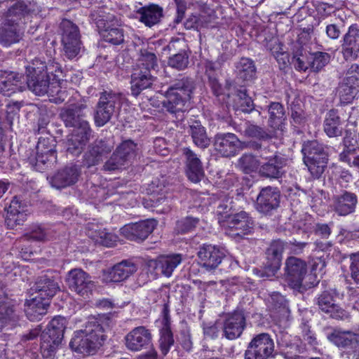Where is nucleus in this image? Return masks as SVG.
Returning a JSON list of instances; mask_svg holds the SVG:
<instances>
[{
  "label": "nucleus",
  "instance_id": "f257e3e1",
  "mask_svg": "<svg viewBox=\"0 0 359 359\" xmlns=\"http://www.w3.org/2000/svg\"><path fill=\"white\" fill-rule=\"evenodd\" d=\"M104 332L100 320L95 316L89 317L83 328L74 332L69 347L78 353L93 355L106 339Z\"/></svg>",
  "mask_w": 359,
  "mask_h": 359
},
{
  "label": "nucleus",
  "instance_id": "f03ea898",
  "mask_svg": "<svg viewBox=\"0 0 359 359\" xmlns=\"http://www.w3.org/2000/svg\"><path fill=\"white\" fill-rule=\"evenodd\" d=\"M158 67L156 55L148 49H141L140 57L130 75L131 95L135 97L152 88L156 77L152 74Z\"/></svg>",
  "mask_w": 359,
  "mask_h": 359
},
{
  "label": "nucleus",
  "instance_id": "7ed1b4c3",
  "mask_svg": "<svg viewBox=\"0 0 359 359\" xmlns=\"http://www.w3.org/2000/svg\"><path fill=\"white\" fill-rule=\"evenodd\" d=\"M194 89V82L192 79L183 77L177 80L166 90L165 99L162 101L163 107L172 114L182 113Z\"/></svg>",
  "mask_w": 359,
  "mask_h": 359
},
{
  "label": "nucleus",
  "instance_id": "20e7f679",
  "mask_svg": "<svg viewBox=\"0 0 359 359\" xmlns=\"http://www.w3.org/2000/svg\"><path fill=\"white\" fill-rule=\"evenodd\" d=\"M303 161L311 175L319 179L328 163V147L317 140L304 142L302 150Z\"/></svg>",
  "mask_w": 359,
  "mask_h": 359
},
{
  "label": "nucleus",
  "instance_id": "39448f33",
  "mask_svg": "<svg viewBox=\"0 0 359 359\" xmlns=\"http://www.w3.org/2000/svg\"><path fill=\"white\" fill-rule=\"evenodd\" d=\"M123 100V95L121 93L112 90L101 93L94 115L95 125L102 127L108 123L119 110Z\"/></svg>",
  "mask_w": 359,
  "mask_h": 359
},
{
  "label": "nucleus",
  "instance_id": "423d86ee",
  "mask_svg": "<svg viewBox=\"0 0 359 359\" xmlns=\"http://www.w3.org/2000/svg\"><path fill=\"white\" fill-rule=\"evenodd\" d=\"M276 355L272 337L266 332L255 334L248 343L244 359H271Z\"/></svg>",
  "mask_w": 359,
  "mask_h": 359
},
{
  "label": "nucleus",
  "instance_id": "0eeeda50",
  "mask_svg": "<svg viewBox=\"0 0 359 359\" xmlns=\"http://www.w3.org/2000/svg\"><path fill=\"white\" fill-rule=\"evenodd\" d=\"M60 30L64 55L72 60L79 55L81 49L79 29L71 20L64 19L60 24Z\"/></svg>",
  "mask_w": 359,
  "mask_h": 359
},
{
  "label": "nucleus",
  "instance_id": "6e6552de",
  "mask_svg": "<svg viewBox=\"0 0 359 359\" xmlns=\"http://www.w3.org/2000/svg\"><path fill=\"white\" fill-rule=\"evenodd\" d=\"M86 105L83 104H74L61 109L60 117L65 126L73 128V131L91 132L88 121L86 119L85 110Z\"/></svg>",
  "mask_w": 359,
  "mask_h": 359
},
{
  "label": "nucleus",
  "instance_id": "1a4fd4ad",
  "mask_svg": "<svg viewBox=\"0 0 359 359\" xmlns=\"http://www.w3.org/2000/svg\"><path fill=\"white\" fill-rule=\"evenodd\" d=\"M285 243L280 240L271 242L266 250V262L262 269L257 270V274L261 278L275 276L280 268Z\"/></svg>",
  "mask_w": 359,
  "mask_h": 359
},
{
  "label": "nucleus",
  "instance_id": "9d476101",
  "mask_svg": "<svg viewBox=\"0 0 359 359\" xmlns=\"http://www.w3.org/2000/svg\"><path fill=\"white\" fill-rule=\"evenodd\" d=\"M285 264V281L291 288L302 292L306 288L302 282L307 272L306 263L299 258L289 257Z\"/></svg>",
  "mask_w": 359,
  "mask_h": 359
},
{
  "label": "nucleus",
  "instance_id": "9b49d317",
  "mask_svg": "<svg viewBox=\"0 0 359 359\" xmlns=\"http://www.w3.org/2000/svg\"><path fill=\"white\" fill-rule=\"evenodd\" d=\"M137 144L130 140L123 141L116 148L104 167L106 170L121 169L132 162L135 157Z\"/></svg>",
  "mask_w": 359,
  "mask_h": 359
},
{
  "label": "nucleus",
  "instance_id": "f8f14e48",
  "mask_svg": "<svg viewBox=\"0 0 359 359\" xmlns=\"http://www.w3.org/2000/svg\"><path fill=\"white\" fill-rule=\"evenodd\" d=\"M224 217L226 219V226L232 231L235 237L244 238L245 236L253 233L255 221L250 214L245 211H241L235 214H229Z\"/></svg>",
  "mask_w": 359,
  "mask_h": 359
},
{
  "label": "nucleus",
  "instance_id": "ddd939ff",
  "mask_svg": "<svg viewBox=\"0 0 359 359\" xmlns=\"http://www.w3.org/2000/svg\"><path fill=\"white\" fill-rule=\"evenodd\" d=\"M183 255L174 253L161 255L156 259H150L147 262L148 269L156 274L161 273L165 277H170L174 270L182 263Z\"/></svg>",
  "mask_w": 359,
  "mask_h": 359
},
{
  "label": "nucleus",
  "instance_id": "4468645a",
  "mask_svg": "<svg viewBox=\"0 0 359 359\" xmlns=\"http://www.w3.org/2000/svg\"><path fill=\"white\" fill-rule=\"evenodd\" d=\"M66 282L71 291L84 297L93 290L94 283L91 277L81 269H73L67 275Z\"/></svg>",
  "mask_w": 359,
  "mask_h": 359
},
{
  "label": "nucleus",
  "instance_id": "2eb2a0df",
  "mask_svg": "<svg viewBox=\"0 0 359 359\" xmlns=\"http://www.w3.org/2000/svg\"><path fill=\"white\" fill-rule=\"evenodd\" d=\"M125 346L128 350L133 352L149 349L152 347V335L144 326L133 328L125 338Z\"/></svg>",
  "mask_w": 359,
  "mask_h": 359
},
{
  "label": "nucleus",
  "instance_id": "dca6fc26",
  "mask_svg": "<svg viewBox=\"0 0 359 359\" xmlns=\"http://www.w3.org/2000/svg\"><path fill=\"white\" fill-rule=\"evenodd\" d=\"M246 327V318L244 311H234L228 315L223 321L222 330V337L228 340L239 338Z\"/></svg>",
  "mask_w": 359,
  "mask_h": 359
},
{
  "label": "nucleus",
  "instance_id": "f3484780",
  "mask_svg": "<svg viewBox=\"0 0 359 359\" xmlns=\"http://www.w3.org/2000/svg\"><path fill=\"white\" fill-rule=\"evenodd\" d=\"M341 53L346 62L355 60L359 53V27L352 24L341 40Z\"/></svg>",
  "mask_w": 359,
  "mask_h": 359
},
{
  "label": "nucleus",
  "instance_id": "a211bd4d",
  "mask_svg": "<svg viewBox=\"0 0 359 359\" xmlns=\"http://www.w3.org/2000/svg\"><path fill=\"white\" fill-rule=\"evenodd\" d=\"M280 193L276 187H266L260 191L255 204L258 212L271 215L280 206Z\"/></svg>",
  "mask_w": 359,
  "mask_h": 359
},
{
  "label": "nucleus",
  "instance_id": "6ab92c4d",
  "mask_svg": "<svg viewBox=\"0 0 359 359\" xmlns=\"http://www.w3.org/2000/svg\"><path fill=\"white\" fill-rule=\"evenodd\" d=\"M336 292L332 290H325L315 299V303L319 309L335 319H343L346 316V312L336 303Z\"/></svg>",
  "mask_w": 359,
  "mask_h": 359
},
{
  "label": "nucleus",
  "instance_id": "aec40b11",
  "mask_svg": "<svg viewBox=\"0 0 359 359\" xmlns=\"http://www.w3.org/2000/svg\"><path fill=\"white\" fill-rule=\"evenodd\" d=\"M327 339L347 353H353L359 348V334L350 331L333 329L327 333Z\"/></svg>",
  "mask_w": 359,
  "mask_h": 359
},
{
  "label": "nucleus",
  "instance_id": "412c9836",
  "mask_svg": "<svg viewBox=\"0 0 359 359\" xmlns=\"http://www.w3.org/2000/svg\"><path fill=\"white\" fill-rule=\"evenodd\" d=\"M156 226L155 220H144L124 225L120 229L121 235L127 239L136 242L144 241L152 233Z\"/></svg>",
  "mask_w": 359,
  "mask_h": 359
},
{
  "label": "nucleus",
  "instance_id": "4be33fe9",
  "mask_svg": "<svg viewBox=\"0 0 359 359\" xmlns=\"http://www.w3.org/2000/svg\"><path fill=\"white\" fill-rule=\"evenodd\" d=\"M27 77L25 78V86L37 95L48 94L52 81L48 75L44 72L36 71L32 69L31 65L25 66Z\"/></svg>",
  "mask_w": 359,
  "mask_h": 359
},
{
  "label": "nucleus",
  "instance_id": "5701e85b",
  "mask_svg": "<svg viewBox=\"0 0 359 359\" xmlns=\"http://www.w3.org/2000/svg\"><path fill=\"white\" fill-rule=\"evenodd\" d=\"M134 12V18L149 28L160 24L164 17L163 8L154 3L140 7Z\"/></svg>",
  "mask_w": 359,
  "mask_h": 359
},
{
  "label": "nucleus",
  "instance_id": "b1692460",
  "mask_svg": "<svg viewBox=\"0 0 359 359\" xmlns=\"http://www.w3.org/2000/svg\"><path fill=\"white\" fill-rule=\"evenodd\" d=\"M64 333H57L46 327L41 335V353L44 358L55 359L58 347L62 343Z\"/></svg>",
  "mask_w": 359,
  "mask_h": 359
},
{
  "label": "nucleus",
  "instance_id": "393cba45",
  "mask_svg": "<svg viewBox=\"0 0 359 359\" xmlns=\"http://www.w3.org/2000/svg\"><path fill=\"white\" fill-rule=\"evenodd\" d=\"M240 140L231 133H217L214 137L215 149L222 156L231 157L236 155L239 147Z\"/></svg>",
  "mask_w": 359,
  "mask_h": 359
},
{
  "label": "nucleus",
  "instance_id": "a878e982",
  "mask_svg": "<svg viewBox=\"0 0 359 359\" xmlns=\"http://www.w3.org/2000/svg\"><path fill=\"white\" fill-rule=\"evenodd\" d=\"M20 320V316L13 301L8 297L0 296V330H11Z\"/></svg>",
  "mask_w": 359,
  "mask_h": 359
},
{
  "label": "nucleus",
  "instance_id": "bb28decb",
  "mask_svg": "<svg viewBox=\"0 0 359 359\" xmlns=\"http://www.w3.org/2000/svg\"><path fill=\"white\" fill-rule=\"evenodd\" d=\"M197 255L201 266L209 271L216 269L225 257L222 250L211 244H203Z\"/></svg>",
  "mask_w": 359,
  "mask_h": 359
},
{
  "label": "nucleus",
  "instance_id": "cd10ccee",
  "mask_svg": "<svg viewBox=\"0 0 359 359\" xmlns=\"http://www.w3.org/2000/svg\"><path fill=\"white\" fill-rule=\"evenodd\" d=\"M162 327L160 330L159 348L163 355H166L170 348L175 344L173 334L171 330V319L168 304H164L162 309Z\"/></svg>",
  "mask_w": 359,
  "mask_h": 359
},
{
  "label": "nucleus",
  "instance_id": "c85d7f7f",
  "mask_svg": "<svg viewBox=\"0 0 359 359\" xmlns=\"http://www.w3.org/2000/svg\"><path fill=\"white\" fill-rule=\"evenodd\" d=\"M25 89V77L14 72L0 73V93L10 96L17 91Z\"/></svg>",
  "mask_w": 359,
  "mask_h": 359
},
{
  "label": "nucleus",
  "instance_id": "c756f323",
  "mask_svg": "<svg viewBox=\"0 0 359 359\" xmlns=\"http://www.w3.org/2000/svg\"><path fill=\"white\" fill-rule=\"evenodd\" d=\"M31 290L38 294V296L36 297L49 302L56 292L60 290V286L58 282L53 276L46 273L37 278Z\"/></svg>",
  "mask_w": 359,
  "mask_h": 359
},
{
  "label": "nucleus",
  "instance_id": "7c9ffc66",
  "mask_svg": "<svg viewBox=\"0 0 359 359\" xmlns=\"http://www.w3.org/2000/svg\"><path fill=\"white\" fill-rule=\"evenodd\" d=\"M333 210L339 216H346L355 211L358 202L355 193L342 191L332 198Z\"/></svg>",
  "mask_w": 359,
  "mask_h": 359
},
{
  "label": "nucleus",
  "instance_id": "2f4dec72",
  "mask_svg": "<svg viewBox=\"0 0 359 359\" xmlns=\"http://www.w3.org/2000/svg\"><path fill=\"white\" fill-rule=\"evenodd\" d=\"M113 149V144L109 140H96L85 154L83 163L87 167L98 164L103 157L108 154Z\"/></svg>",
  "mask_w": 359,
  "mask_h": 359
},
{
  "label": "nucleus",
  "instance_id": "473e14b6",
  "mask_svg": "<svg viewBox=\"0 0 359 359\" xmlns=\"http://www.w3.org/2000/svg\"><path fill=\"white\" fill-rule=\"evenodd\" d=\"M80 173L79 166L76 165L66 166L59 170L50 178V184L57 189L66 188L78 181Z\"/></svg>",
  "mask_w": 359,
  "mask_h": 359
},
{
  "label": "nucleus",
  "instance_id": "72a5a7b5",
  "mask_svg": "<svg viewBox=\"0 0 359 359\" xmlns=\"http://www.w3.org/2000/svg\"><path fill=\"white\" fill-rule=\"evenodd\" d=\"M185 158L186 173L187 177L194 183H198L203 178L204 170L198 156L189 148L183 149Z\"/></svg>",
  "mask_w": 359,
  "mask_h": 359
},
{
  "label": "nucleus",
  "instance_id": "f704fd0d",
  "mask_svg": "<svg viewBox=\"0 0 359 359\" xmlns=\"http://www.w3.org/2000/svg\"><path fill=\"white\" fill-rule=\"evenodd\" d=\"M26 205L20 196H14L7 208L5 219L6 224L9 229H14L21 225L27 219Z\"/></svg>",
  "mask_w": 359,
  "mask_h": 359
},
{
  "label": "nucleus",
  "instance_id": "c9c22d12",
  "mask_svg": "<svg viewBox=\"0 0 359 359\" xmlns=\"http://www.w3.org/2000/svg\"><path fill=\"white\" fill-rule=\"evenodd\" d=\"M137 270V265L131 259H124L111 267L106 274L108 282L118 283L128 278Z\"/></svg>",
  "mask_w": 359,
  "mask_h": 359
},
{
  "label": "nucleus",
  "instance_id": "e433bc0d",
  "mask_svg": "<svg viewBox=\"0 0 359 359\" xmlns=\"http://www.w3.org/2000/svg\"><path fill=\"white\" fill-rule=\"evenodd\" d=\"M287 160L279 155H274L269 158L259 168V172L261 176L270 179H279L285 173V167Z\"/></svg>",
  "mask_w": 359,
  "mask_h": 359
},
{
  "label": "nucleus",
  "instance_id": "4c0bfd02",
  "mask_svg": "<svg viewBox=\"0 0 359 359\" xmlns=\"http://www.w3.org/2000/svg\"><path fill=\"white\" fill-rule=\"evenodd\" d=\"M35 3L29 2L27 4L24 1H18L11 6L6 14L4 21L15 24L19 27L20 22L25 23V18L29 12L34 11Z\"/></svg>",
  "mask_w": 359,
  "mask_h": 359
},
{
  "label": "nucleus",
  "instance_id": "58836bf2",
  "mask_svg": "<svg viewBox=\"0 0 359 359\" xmlns=\"http://www.w3.org/2000/svg\"><path fill=\"white\" fill-rule=\"evenodd\" d=\"M32 69H36V71L44 72L53 76L52 81L60 83L62 79L63 74L65 71L61 65L54 60H49L48 62L41 60L39 58H35L32 60L31 65Z\"/></svg>",
  "mask_w": 359,
  "mask_h": 359
},
{
  "label": "nucleus",
  "instance_id": "ea45409f",
  "mask_svg": "<svg viewBox=\"0 0 359 359\" xmlns=\"http://www.w3.org/2000/svg\"><path fill=\"white\" fill-rule=\"evenodd\" d=\"M91 132L73 131L66 142L67 152L73 156H78L83 151L90 140Z\"/></svg>",
  "mask_w": 359,
  "mask_h": 359
},
{
  "label": "nucleus",
  "instance_id": "a19ab883",
  "mask_svg": "<svg viewBox=\"0 0 359 359\" xmlns=\"http://www.w3.org/2000/svg\"><path fill=\"white\" fill-rule=\"evenodd\" d=\"M95 23L104 41L113 45H119L124 42V30L122 28L107 26L102 20H99Z\"/></svg>",
  "mask_w": 359,
  "mask_h": 359
},
{
  "label": "nucleus",
  "instance_id": "79ce46f5",
  "mask_svg": "<svg viewBox=\"0 0 359 359\" xmlns=\"http://www.w3.org/2000/svg\"><path fill=\"white\" fill-rule=\"evenodd\" d=\"M22 38V33L19 27L15 23L12 24L4 21L0 25V45L9 47L18 43Z\"/></svg>",
  "mask_w": 359,
  "mask_h": 359
},
{
  "label": "nucleus",
  "instance_id": "37998d69",
  "mask_svg": "<svg viewBox=\"0 0 359 359\" xmlns=\"http://www.w3.org/2000/svg\"><path fill=\"white\" fill-rule=\"evenodd\" d=\"M342 121L338 109H332L325 115L323 128L324 131L329 137H336L342 135Z\"/></svg>",
  "mask_w": 359,
  "mask_h": 359
},
{
  "label": "nucleus",
  "instance_id": "c03bdc74",
  "mask_svg": "<svg viewBox=\"0 0 359 359\" xmlns=\"http://www.w3.org/2000/svg\"><path fill=\"white\" fill-rule=\"evenodd\" d=\"M267 109L269 114V126L275 130H283L286 120L284 106L280 102H271Z\"/></svg>",
  "mask_w": 359,
  "mask_h": 359
},
{
  "label": "nucleus",
  "instance_id": "a18cd8bd",
  "mask_svg": "<svg viewBox=\"0 0 359 359\" xmlns=\"http://www.w3.org/2000/svg\"><path fill=\"white\" fill-rule=\"evenodd\" d=\"M220 66L218 62L212 61H206L204 65L205 74L208 78V85L216 96L222 95L223 91L222 84L218 80V72Z\"/></svg>",
  "mask_w": 359,
  "mask_h": 359
},
{
  "label": "nucleus",
  "instance_id": "49530a36",
  "mask_svg": "<svg viewBox=\"0 0 359 359\" xmlns=\"http://www.w3.org/2000/svg\"><path fill=\"white\" fill-rule=\"evenodd\" d=\"M48 306L49 302L35 297L26 304L25 312L29 320H40L41 317L46 313Z\"/></svg>",
  "mask_w": 359,
  "mask_h": 359
},
{
  "label": "nucleus",
  "instance_id": "de8ad7c7",
  "mask_svg": "<svg viewBox=\"0 0 359 359\" xmlns=\"http://www.w3.org/2000/svg\"><path fill=\"white\" fill-rule=\"evenodd\" d=\"M57 160L56 151L55 149H48L44 152H36L34 158H30V163L38 171L42 172L48 167H51Z\"/></svg>",
  "mask_w": 359,
  "mask_h": 359
},
{
  "label": "nucleus",
  "instance_id": "09e8293b",
  "mask_svg": "<svg viewBox=\"0 0 359 359\" xmlns=\"http://www.w3.org/2000/svg\"><path fill=\"white\" fill-rule=\"evenodd\" d=\"M188 133L191 136L195 145L200 148L205 149L210 145V140L208 138L205 128L201 122L194 121L189 126Z\"/></svg>",
  "mask_w": 359,
  "mask_h": 359
},
{
  "label": "nucleus",
  "instance_id": "8fccbe9b",
  "mask_svg": "<svg viewBox=\"0 0 359 359\" xmlns=\"http://www.w3.org/2000/svg\"><path fill=\"white\" fill-rule=\"evenodd\" d=\"M237 76L243 81H251L256 75L254 61L248 57H242L236 64Z\"/></svg>",
  "mask_w": 359,
  "mask_h": 359
},
{
  "label": "nucleus",
  "instance_id": "3c124183",
  "mask_svg": "<svg viewBox=\"0 0 359 359\" xmlns=\"http://www.w3.org/2000/svg\"><path fill=\"white\" fill-rule=\"evenodd\" d=\"M236 106L238 110L244 113H250L253 111L257 112L258 115H261V112L258 109L255 108V105L252 98L248 96L245 90H238L236 93Z\"/></svg>",
  "mask_w": 359,
  "mask_h": 359
},
{
  "label": "nucleus",
  "instance_id": "603ef678",
  "mask_svg": "<svg viewBox=\"0 0 359 359\" xmlns=\"http://www.w3.org/2000/svg\"><path fill=\"white\" fill-rule=\"evenodd\" d=\"M269 307L275 313L286 316L289 313V308L285 297L278 292L273 293L269 299Z\"/></svg>",
  "mask_w": 359,
  "mask_h": 359
},
{
  "label": "nucleus",
  "instance_id": "864d4df0",
  "mask_svg": "<svg viewBox=\"0 0 359 359\" xmlns=\"http://www.w3.org/2000/svg\"><path fill=\"white\" fill-rule=\"evenodd\" d=\"M358 85L347 82L344 79L338 90L341 104H346L352 102L358 92Z\"/></svg>",
  "mask_w": 359,
  "mask_h": 359
},
{
  "label": "nucleus",
  "instance_id": "5fc2aeb1",
  "mask_svg": "<svg viewBox=\"0 0 359 359\" xmlns=\"http://www.w3.org/2000/svg\"><path fill=\"white\" fill-rule=\"evenodd\" d=\"M310 68L314 72L321 71L330 61L331 56L326 52L316 51L309 54Z\"/></svg>",
  "mask_w": 359,
  "mask_h": 359
},
{
  "label": "nucleus",
  "instance_id": "6e6d98bb",
  "mask_svg": "<svg viewBox=\"0 0 359 359\" xmlns=\"http://www.w3.org/2000/svg\"><path fill=\"white\" fill-rule=\"evenodd\" d=\"M243 133L245 136L256 138L260 141H267L273 137L271 133L265 128L250 123L247 124Z\"/></svg>",
  "mask_w": 359,
  "mask_h": 359
},
{
  "label": "nucleus",
  "instance_id": "4d7b16f0",
  "mask_svg": "<svg viewBox=\"0 0 359 359\" xmlns=\"http://www.w3.org/2000/svg\"><path fill=\"white\" fill-rule=\"evenodd\" d=\"M200 219L192 216L182 218L176 222L175 231L177 233L184 234L195 230L199 224Z\"/></svg>",
  "mask_w": 359,
  "mask_h": 359
},
{
  "label": "nucleus",
  "instance_id": "13d9d810",
  "mask_svg": "<svg viewBox=\"0 0 359 359\" xmlns=\"http://www.w3.org/2000/svg\"><path fill=\"white\" fill-rule=\"evenodd\" d=\"M91 237L96 243L106 247H112L115 245L118 241L116 235L108 232L105 229L95 230V232H92Z\"/></svg>",
  "mask_w": 359,
  "mask_h": 359
},
{
  "label": "nucleus",
  "instance_id": "bf43d9fd",
  "mask_svg": "<svg viewBox=\"0 0 359 359\" xmlns=\"http://www.w3.org/2000/svg\"><path fill=\"white\" fill-rule=\"evenodd\" d=\"M62 83L61 81L60 83L52 81L50 91L48 94L50 102L55 104H61L67 98L68 93L62 88L61 86Z\"/></svg>",
  "mask_w": 359,
  "mask_h": 359
},
{
  "label": "nucleus",
  "instance_id": "052dcab7",
  "mask_svg": "<svg viewBox=\"0 0 359 359\" xmlns=\"http://www.w3.org/2000/svg\"><path fill=\"white\" fill-rule=\"evenodd\" d=\"M189 54L185 50L170 56L168 59V65L177 70H184L189 65Z\"/></svg>",
  "mask_w": 359,
  "mask_h": 359
},
{
  "label": "nucleus",
  "instance_id": "680f3d73",
  "mask_svg": "<svg viewBox=\"0 0 359 359\" xmlns=\"http://www.w3.org/2000/svg\"><path fill=\"white\" fill-rule=\"evenodd\" d=\"M278 343L282 346H286L289 348L285 353L287 359H301L302 357L299 354L306 351L305 345L300 341L288 344L287 343L284 344L283 341H280L278 339Z\"/></svg>",
  "mask_w": 359,
  "mask_h": 359
},
{
  "label": "nucleus",
  "instance_id": "e2e57ef3",
  "mask_svg": "<svg viewBox=\"0 0 359 359\" xmlns=\"http://www.w3.org/2000/svg\"><path fill=\"white\" fill-rule=\"evenodd\" d=\"M291 124L294 128L303 127L306 122V116L304 109L299 104L291 105Z\"/></svg>",
  "mask_w": 359,
  "mask_h": 359
},
{
  "label": "nucleus",
  "instance_id": "0e129e2a",
  "mask_svg": "<svg viewBox=\"0 0 359 359\" xmlns=\"http://www.w3.org/2000/svg\"><path fill=\"white\" fill-rule=\"evenodd\" d=\"M238 165L245 173H250L257 168V161L253 155L245 154L239 158Z\"/></svg>",
  "mask_w": 359,
  "mask_h": 359
},
{
  "label": "nucleus",
  "instance_id": "69168bd1",
  "mask_svg": "<svg viewBox=\"0 0 359 359\" xmlns=\"http://www.w3.org/2000/svg\"><path fill=\"white\" fill-rule=\"evenodd\" d=\"M344 80L359 86V64L352 63L348 66Z\"/></svg>",
  "mask_w": 359,
  "mask_h": 359
},
{
  "label": "nucleus",
  "instance_id": "338daca9",
  "mask_svg": "<svg viewBox=\"0 0 359 359\" xmlns=\"http://www.w3.org/2000/svg\"><path fill=\"white\" fill-rule=\"evenodd\" d=\"M350 259L351 276L354 282L359 285V252L351 255Z\"/></svg>",
  "mask_w": 359,
  "mask_h": 359
},
{
  "label": "nucleus",
  "instance_id": "774afa93",
  "mask_svg": "<svg viewBox=\"0 0 359 359\" xmlns=\"http://www.w3.org/2000/svg\"><path fill=\"white\" fill-rule=\"evenodd\" d=\"M302 330L303 339L311 346L315 347L318 344V341L314 333H313L307 323L304 322L301 325Z\"/></svg>",
  "mask_w": 359,
  "mask_h": 359
}]
</instances>
